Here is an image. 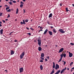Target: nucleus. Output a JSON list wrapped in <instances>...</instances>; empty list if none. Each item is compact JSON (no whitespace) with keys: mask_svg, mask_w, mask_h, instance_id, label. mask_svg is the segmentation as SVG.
Listing matches in <instances>:
<instances>
[{"mask_svg":"<svg viewBox=\"0 0 74 74\" xmlns=\"http://www.w3.org/2000/svg\"><path fill=\"white\" fill-rule=\"evenodd\" d=\"M73 71V70L71 69V72H72V71Z\"/></svg>","mask_w":74,"mask_h":74,"instance_id":"64","label":"nucleus"},{"mask_svg":"<svg viewBox=\"0 0 74 74\" xmlns=\"http://www.w3.org/2000/svg\"><path fill=\"white\" fill-rule=\"evenodd\" d=\"M62 60V58H60V59L58 61V62H61V61Z\"/></svg>","mask_w":74,"mask_h":74,"instance_id":"25","label":"nucleus"},{"mask_svg":"<svg viewBox=\"0 0 74 74\" xmlns=\"http://www.w3.org/2000/svg\"><path fill=\"white\" fill-rule=\"evenodd\" d=\"M42 27H40V29H41V28H42V29H43V28H42Z\"/></svg>","mask_w":74,"mask_h":74,"instance_id":"56","label":"nucleus"},{"mask_svg":"<svg viewBox=\"0 0 74 74\" xmlns=\"http://www.w3.org/2000/svg\"><path fill=\"white\" fill-rule=\"evenodd\" d=\"M52 14L50 13L49 16V18H52Z\"/></svg>","mask_w":74,"mask_h":74,"instance_id":"13","label":"nucleus"},{"mask_svg":"<svg viewBox=\"0 0 74 74\" xmlns=\"http://www.w3.org/2000/svg\"><path fill=\"white\" fill-rule=\"evenodd\" d=\"M28 21H29V20L28 19H26L25 20V22H28Z\"/></svg>","mask_w":74,"mask_h":74,"instance_id":"28","label":"nucleus"},{"mask_svg":"<svg viewBox=\"0 0 74 74\" xmlns=\"http://www.w3.org/2000/svg\"><path fill=\"white\" fill-rule=\"evenodd\" d=\"M46 58H47V59H49V56L46 57Z\"/></svg>","mask_w":74,"mask_h":74,"instance_id":"36","label":"nucleus"},{"mask_svg":"<svg viewBox=\"0 0 74 74\" xmlns=\"http://www.w3.org/2000/svg\"><path fill=\"white\" fill-rule=\"evenodd\" d=\"M38 45H39V46H41V40L40 39H38Z\"/></svg>","mask_w":74,"mask_h":74,"instance_id":"2","label":"nucleus"},{"mask_svg":"<svg viewBox=\"0 0 74 74\" xmlns=\"http://www.w3.org/2000/svg\"><path fill=\"white\" fill-rule=\"evenodd\" d=\"M71 70H73V69H74V67H73L71 69Z\"/></svg>","mask_w":74,"mask_h":74,"instance_id":"54","label":"nucleus"},{"mask_svg":"<svg viewBox=\"0 0 74 74\" xmlns=\"http://www.w3.org/2000/svg\"><path fill=\"white\" fill-rule=\"evenodd\" d=\"M66 11H67V12H68V8H66Z\"/></svg>","mask_w":74,"mask_h":74,"instance_id":"33","label":"nucleus"},{"mask_svg":"<svg viewBox=\"0 0 74 74\" xmlns=\"http://www.w3.org/2000/svg\"><path fill=\"white\" fill-rule=\"evenodd\" d=\"M58 31L60 32V33H65V31H63V29H60L58 30Z\"/></svg>","mask_w":74,"mask_h":74,"instance_id":"3","label":"nucleus"},{"mask_svg":"<svg viewBox=\"0 0 74 74\" xmlns=\"http://www.w3.org/2000/svg\"><path fill=\"white\" fill-rule=\"evenodd\" d=\"M23 71V68H21L20 69V72L22 73Z\"/></svg>","mask_w":74,"mask_h":74,"instance_id":"9","label":"nucleus"},{"mask_svg":"<svg viewBox=\"0 0 74 74\" xmlns=\"http://www.w3.org/2000/svg\"><path fill=\"white\" fill-rule=\"evenodd\" d=\"M15 21H17V19H15Z\"/></svg>","mask_w":74,"mask_h":74,"instance_id":"60","label":"nucleus"},{"mask_svg":"<svg viewBox=\"0 0 74 74\" xmlns=\"http://www.w3.org/2000/svg\"><path fill=\"white\" fill-rule=\"evenodd\" d=\"M55 73V71H52L50 73V74H53Z\"/></svg>","mask_w":74,"mask_h":74,"instance_id":"23","label":"nucleus"},{"mask_svg":"<svg viewBox=\"0 0 74 74\" xmlns=\"http://www.w3.org/2000/svg\"><path fill=\"white\" fill-rule=\"evenodd\" d=\"M41 56L42 58L44 57V53H42L41 54Z\"/></svg>","mask_w":74,"mask_h":74,"instance_id":"20","label":"nucleus"},{"mask_svg":"<svg viewBox=\"0 0 74 74\" xmlns=\"http://www.w3.org/2000/svg\"><path fill=\"white\" fill-rule=\"evenodd\" d=\"M17 41H17V40H14V42H17Z\"/></svg>","mask_w":74,"mask_h":74,"instance_id":"53","label":"nucleus"},{"mask_svg":"<svg viewBox=\"0 0 74 74\" xmlns=\"http://www.w3.org/2000/svg\"><path fill=\"white\" fill-rule=\"evenodd\" d=\"M27 34H28L29 36H31V34L30 33H28Z\"/></svg>","mask_w":74,"mask_h":74,"instance_id":"43","label":"nucleus"},{"mask_svg":"<svg viewBox=\"0 0 74 74\" xmlns=\"http://www.w3.org/2000/svg\"><path fill=\"white\" fill-rule=\"evenodd\" d=\"M67 69L68 70H69V68H68Z\"/></svg>","mask_w":74,"mask_h":74,"instance_id":"62","label":"nucleus"},{"mask_svg":"<svg viewBox=\"0 0 74 74\" xmlns=\"http://www.w3.org/2000/svg\"><path fill=\"white\" fill-rule=\"evenodd\" d=\"M63 56L64 58H65V57L66 56V54L64 53V54H63Z\"/></svg>","mask_w":74,"mask_h":74,"instance_id":"22","label":"nucleus"},{"mask_svg":"<svg viewBox=\"0 0 74 74\" xmlns=\"http://www.w3.org/2000/svg\"><path fill=\"white\" fill-rule=\"evenodd\" d=\"M69 56L70 58H71L73 56V53H71L70 52H69Z\"/></svg>","mask_w":74,"mask_h":74,"instance_id":"8","label":"nucleus"},{"mask_svg":"<svg viewBox=\"0 0 74 74\" xmlns=\"http://www.w3.org/2000/svg\"><path fill=\"white\" fill-rule=\"evenodd\" d=\"M18 11H19V9H18V8H17L16 9V14H18Z\"/></svg>","mask_w":74,"mask_h":74,"instance_id":"19","label":"nucleus"},{"mask_svg":"<svg viewBox=\"0 0 74 74\" xmlns=\"http://www.w3.org/2000/svg\"><path fill=\"white\" fill-rule=\"evenodd\" d=\"M9 3L10 4L12 5V2L10 1L9 2Z\"/></svg>","mask_w":74,"mask_h":74,"instance_id":"31","label":"nucleus"},{"mask_svg":"<svg viewBox=\"0 0 74 74\" xmlns=\"http://www.w3.org/2000/svg\"><path fill=\"white\" fill-rule=\"evenodd\" d=\"M48 30L47 29H46L44 32V34H45L47 33V32H48Z\"/></svg>","mask_w":74,"mask_h":74,"instance_id":"14","label":"nucleus"},{"mask_svg":"<svg viewBox=\"0 0 74 74\" xmlns=\"http://www.w3.org/2000/svg\"><path fill=\"white\" fill-rule=\"evenodd\" d=\"M3 29H1L0 30V34H1V35H2V34H3Z\"/></svg>","mask_w":74,"mask_h":74,"instance_id":"16","label":"nucleus"},{"mask_svg":"<svg viewBox=\"0 0 74 74\" xmlns=\"http://www.w3.org/2000/svg\"><path fill=\"white\" fill-rule=\"evenodd\" d=\"M21 4H24V3L23 2L21 1Z\"/></svg>","mask_w":74,"mask_h":74,"instance_id":"42","label":"nucleus"},{"mask_svg":"<svg viewBox=\"0 0 74 74\" xmlns=\"http://www.w3.org/2000/svg\"><path fill=\"white\" fill-rule=\"evenodd\" d=\"M53 33H56L57 32V31H56V29H53Z\"/></svg>","mask_w":74,"mask_h":74,"instance_id":"18","label":"nucleus"},{"mask_svg":"<svg viewBox=\"0 0 74 74\" xmlns=\"http://www.w3.org/2000/svg\"><path fill=\"white\" fill-rule=\"evenodd\" d=\"M5 20L6 21H8V19H5Z\"/></svg>","mask_w":74,"mask_h":74,"instance_id":"55","label":"nucleus"},{"mask_svg":"<svg viewBox=\"0 0 74 74\" xmlns=\"http://www.w3.org/2000/svg\"><path fill=\"white\" fill-rule=\"evenodd\" d=\"M27 29H28V30H29V28L27 27H26Z\"/></svg>","mask_w":74,"mask_h":74,"instance_id":"52","label":"nucleus"},{"mask_svg":"<svg viewBox=\"0 0 74 74\" xmlns=\"http://www.w3.org/2000/svg\"><path fill=\"white\" fill-rule=\"evenodd\" d=\"M10 53L11 55H12L14 54V51L13 50H11V51L10 52Z\"/></svg>","mask_w":74,"mask_h":74,"instance_id":"11","label":"nucleus"},{"mask_svg":"<svg viewBox=\"0 0 74 74\" xmlns=\"http://www.w3.org/2000/svg\"><path fill=\"white\" fill-rule=\"evenodd\" d=\"M48 33L49 34L50 36H52V35H53V33H52V32L49 31Z\"/></svg>","mask_w":74,"mask_h":74,"instance_id":"10","label":"nucleus"},{"mask_svg":"<svg viewBox=\"0 0 74 74\" xmlns=\"http://www.w3.org/2000/svg\"><path fill=\"white\" fill-rule=\"evenodd\" d=\"M63 50H64V49L63 48H61L59 50V51H58V53L62 52L63 51Z\"/></svg>","mask_w":74,"mask_h":74,"instance_id":"4","label":"nucleus"},{"mask_svg":"<svg viewBox=\"0 0 74 74\" xmlns=\"http://www.w3.org/2000/svg\"><path fill=\"white\" fill-rule=\"evenodd\" d=\"M13 3H16V1H12Z\"/></svg>","mask_w":74,"mask_h":74,"instance_id":"35","label":"nucleus"},{"mask_svg":"<svg viewBox=\"0 0 74 74\" xmlns=\"http://www.w3.org/2000/svg\"><path fill=\"white\" fill-rule=\"evenodd\" d=\"M41 59L42 60H44V58H42V57H40Z\"/></svg>","mask_w":74,"mask_h":74,"instance_id":"38","label":"nucleus"},{"mask_svg":"<svg viewBox=\"0 0 74 74\" xmlns=\"http://www.w3.org/2000/svg\"><path fill=\"white\" fill-rule=\"evenodd\" d=\"M23 22L22 21L20 23L21 25H23L24 24V25H26V23H25V20H23Z\"/></svg>","mask_w":74,"mask_h":74,"instance_id":"7","label":"nucleus"},{"mask_svg":"<svg viewBox=\"0 0 74 74\" xmlns=\"http://www.w3.org/2000/svg\"><path fill=\"white\" fill-rule=\"evenodd\" d=\"M62 4H61V3H60V6H62Z\"/></svg>","mask_w":74,"mask_h":74,"instance_id":"59","label":"nucleus"},{"mask_svg":"<svg viewBox=\"0 0 74 74\" xmlns=\"http://www.w3.org/2000/svg\"><path fill=\"white\" fill-rule=\"evenodd\" d=\"M70 45H74V43H71V42L70 43Z\"/></svg>","mask_w":74,"mask_h":74,"instance_id":"34","label":"nucleus"},{"mask_svg":"<svg viewBox=\"0 0 74 74\" xmlns=\"http://www.w3.org/2000/svg\"><path fill=\"white\" fill-rule=\"evenodd\" d=\"M63 53H62V54H61L60 55V58H61L62 59V58H63Z\"/></svg>","mask_w":74,"mask_h":74,"instance_id":"26","label":"nucleus"},{"mask_svg":"<svg viewBox=\"0 0 74 74\" xmlns=\"http://www.w3.org/2000/svg\"><path fill=\"white\" fill-rule=\"evenodd\" d=\"M40 62H43V60H40Z\"/></svg>","mask_w":74,"mask_h":74,"instance_id":"41","label":"nucleus"},{"mask_svg":"<svg viewBox=\"0 0 74 74\" xmlns=\"http://www.w3.org/2000/svg\"><path fill=\"white\" fill-rule=\"evenodd\" d=\"M41 31H42V30H39L38 31V33H40V32H41Z\"/></svg>","mask_w":74,"mask_h":74,"instance_id":"49","label":"nucleus"},{"mask_svg":"<svg viewBox=\"0 0 74 74\" xmlns=\"http://www.w3.org/2000/svg\"><path fill=\"white\" fill-rule=\"evenodd\" d=\"M53 69H55V62H53Z\"/></svg>","mask_w":74,"mask_h":74,"instance_id":"12","label":"nucleus"},{"mask_svg":"<svg viewBox=\"0 0 74 74\" xmlns=\"http://www.w3.org/2000/svg\"><path fill=\"white\" fill-rule=\"evenodd\" d=\"M66 69H67V68H66V67H65V68L63 69L60 72L61 74H62V73H63L64 72V71L66 70Z\"/></svg>","mask_w":74,"mask_h":74,"instance_id":"5","label":"nucleus"},{"mask_svg":"<svg viewBox=\"0 0 74 74\" xmlns=\"http://www.w3.org/2000/svg\"><path fill=\"white\" fill-rule=\"evenodd\" d=\"M60 70H58L55 74H59V73H60Z\"/></svg>","mask_w":74,"mask_h":74,"instance_id":"17","label":"nucleus"},{"mask_svg":"<svg viewBox=\"0 0 74 74\" xmlns=\"http://www.w3.org/2000/svg\"><path fill=\"white\" fill-rule=\"evenodd\" d=\"M10 8V7L8 6L7 8H6L5 10H8Z\"/></svg>","mask_w":74,"mask_h":74,"instance_id":"24","label":"nucleus"},{"mask_svg":"<svg viewBox=\"0 0 74 74\" xmlns=\"http://www.w3.org/2000/svg\"><path fill=\"white\" fill-rule=\"evenodd\" d=\"M42 49V48L41 47H39L38 48V50L39 51H41V50Z\"/></svg>","mask_w":74,"mask_h":74,"instance_id":"15","label":"nucleus"},{"mask_svg":"<svg viewBox=\"0 0 74 74\" xmlns=\"http://www.w3.org/2000/svg\"><path fill=\"white\" fill-rule=\"evenodd\" d=\"M66 61H64V66L66 64Z\"/></svg>","mask_w":74,"mask_h":74,"instance_id":"39","label":"nucleus"},{"mask_svg":"<svg viewBox=\"0 0 74 74\" xmlns=\"http://www.w3.org/2000/svg\"><path fill=\"white\" fill-rule=\"evenodd\" d=\"M47 23H48V25H50V23L49 21H47Z\"/></svg>","mask_w":74,"mask_h":74,"instance_id":"40","label":"nucleus"},{"mask_svg":"<svg viewBox=\"0 0 74 74\" xmlns=\"http://www.w3.org/2000/svg\"><path fill=\"white\" fill-rule=\"evenodd\" d=\"M2 21L3 22V23H5V21H4V20H2Z\"/></svg>","mask_w":74,"mask_h":74,"instance_id":"50","label":"nucleus"},{"mask_svg":"<svg viewBox=\"0 0 74 74\" xmlns=\"http://www.w3.org/2000/svg\"><path fill=\"white\" fill-rule=\"evenodd\" d=\"M5 7H8V5H5Z\"/></svg>","mask_w":74,"mask_h":74,"instance_id":"45","label":"nucleus"},{"mask_svg":"<svg viewBox=\"0 0 74 74\" xmlns=\"http://www.w3.org/2000/svg\"><path fill=\"white\" fill-rule=\"evenodd\" d=\"M6 11H7V12H11V9H9L8 10H7Z\"/></svg>","mask_w":74,"mask_h":74,"instance_id":"29","label":"nucleus"},{"mask_svg":"<svg viewBox=\"0 0 74 74\" xmlns=\"http://www.w3.org/2000/svg\"><path fill=\"white\" fill-rule=\"evenodd\" d=\"M12 32H11L10 33V34H9V35H10V36H12V34H12Z\"/></svg>","mask_w":74,"mask_h":74,"instance_id":"44","label":"nucleus"},{"mask_svg":"<svg viewBox=\"0 0 74 74\" xmlns=\"http://www.w3.org/2000/svg\"><path fill=\"white\" fill-rule=\"evenodd\" d=\"M24 55H25V52L23 51V52L21 54V55L20 56V58L21 59H22L23 56H24Z\"/></svg>","mask_w":74,"mask_h":74,"instance_id":"1","label":"nucleus"},{"mask_svg":"<svg viewBox=\"0 0 74 74\" xmlns=\"http://www.w3.org/2000/svg\"><path fill=\"white\" fill-rule=\"evenodd\" d=\"M73 64V62H71L70 64V65L71 66H72V64Z\"/></svg>","mask_w":74,"mask_h":74,"instance_id":"27","label":"nucleus"},{"mask_svg":"<svg viewBox=\"0 0 74 74\" xmlns=\"http://www.w3.org/2000/svg\"><path fill=\"white\" fill-rule=\"evenodd\" d=\"M40 69L41 70H42V69H43V67H42V65H41L40 66Z\"/></svg>","mask_w":74,"mask_h":74,"instance_id":"21","label":"nucleus"},{"mask_svg":"<svg viewBox=\"0 0 74 74\" xmlns=\"http://www.w3.org/2000/svg\"><path fill=\"white\" fill-rule=\"evenodd\" d=\"M0 26L1 27V26H2V25H1V24H0Z\"/></svg>","mask_w":74,"mask_h":74,"instance_id":"58","label":"nucleus"},{"mask_svg":"<svg viewBox=\"0 0 74 74\" xmlns=\"http://www.w3.org/2000/svg\"><path fill=\"white\" fill-rule=\"evenodd\" d=\"M59 68V66L58 64H56L55 69L56 70H57Z\"/></svg>","mask_w":74,"mask_h":74,"instance_id":"6","label":"nucleus"},{"mask_svg":"<svg viewBox=\"0 0 74 74\" xmlns=\"http://www.w3.org/2000/svg\"><path fill=\"white\" fill-rule=\"evenodd\" d=\"M2 15H3V13H0V16H2Z\"/></svg>","mask_w":74,"mask_h":74,"instance_id":"37","label":"nucleus"},{"mask_svg":"<svg viewBox=\"0 0 74 74\" xmlns=\"http://www.w3.org/2000/svg\"><path fill=\"white\" fill-rule=\"evenodd\" d=\"M22 0L23 1H24V2H25V1H26V0Z\"/></svg>","mask_w":74,"mask_h":74,"instance_id":"57","label":"nucleus"},{"mask_svg":"<svg viewBox=\"0 0 74 74\" xmlns=\"http://www.w3.org/2000/svg\"><path fill=\"white\" fill-rule=\"evenodd\" d=\"M50 27L52 29V28H53V27H52V26H50Z\"/></svg>","mask_w":74,"mask_h":74,"instance_id":"51","label":"nucleus"},{"mask_svg":"<svg viewBox=\"0 0 74 74\" xmlns=\"http://www.w3.org/2000/svg\"><path fill=\"white\" fill-rule=\"evenodd\" d=\"M24 12V13H25V12H26V11L25 9H23V11Z\"/></svg>","mask_w":74,"mask_h":74,"instance_id":"48","label":"nucleus"},{"mask_svg":"<svg viewBox=\"0 0 74 74\" xmlns=\"http://www.w3.org/2000/svg\"><path fill=\"white\" fill-rule=\"evenodd\" d=\"M0 23H1V24L2 23V22H0Z\"/></svg>","mask_w":74,"mask_h":74,"instance_id":"63","label":"nucleus"},{"mask_svg":"<svg viewBox=\"0 0 74 74\" xmlns=\"http://www.w3.org/2000/svg\"><path fill=\"white\" fill-rule=\"evenodd\" d=\"M30 29H31V30H32V31H33V30H34V29H32V27L30 28Z\"/></svg>","mask_w":74,"mask_h":74,"instance_id":"32","label":"nucleus"},{"mask_svg":"<svg viewBox=\"0 0 74 74\" xmlns=\"http://www.w3.org/2000/svg\"><path fill=\"white\" fill-rule=\"evenodd\" d=\"M23 5L22 4H21L20 5V7L21 8H22V7H23Z\"/></svg>","mask_w":74,"mask_h":74,"instance_id":"30","label":"nucleus"},{"mask_svg":"<svg viewBox=\"0 0 74 74\" xmlns=\"http://www.w3.org/2000/svg\"><path fill=\"white\" fill-rule=\"evenodd\" d=\"M5 71H6L7 72V71L6 70H5Z\"/></svg>","mask_w":74,"mask_h":74,"instance_id":"61","label":"nucleus"},{"mask_svg":"<svg viewBox=\"0 0 74 74\" xmlns=\"http://www.w3.org/2000/svg\"><path fill=\"white\" fill-rule=\"evenodd\" d=\"M10 16V15L9 14L7 16V18H9Z\"/></svg>","mask_w":74,"mask_h":74,"instance_id":"46","label":"nucleus"},{"mask_svg":"<svg viewBox=\"0 0 74 74\" xmlns=\"http://www.w3.org/2000/svg\"><path fill=\"white\" fill-rule=\"evenodd\" d=\"M45 62H47L48 61V60L46 58L45 59Z\"/></svg>","mask_w":74,"mask_h":74,"instance_id":"47","label":"nucleus"}]
</instances>
